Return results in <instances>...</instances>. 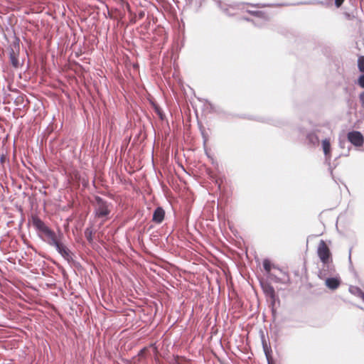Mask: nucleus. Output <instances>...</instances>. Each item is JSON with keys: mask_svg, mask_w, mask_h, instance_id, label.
<instances>
[{"mask_svg": "<svg viewBox=\"0 0 364 364\" xmlns=\"http://www.w3.org/2000/svg\"><path fill=\"white\" fill-rule=\"evenodd\" d=\"M321 147L325 156V160L328 163L330 162L331 159V144L328 138H326L321 141Z\"/></svg>", "mask_w": 364, "mask_h": 364, "instance_id": "5", "label": "nucleus"}, {"mask_svg": "<svg viewBox=\"0 0 364 364\" xmlns=\"http://www.w3.org/2000/svg\"><path fill=\"white\" fill-rule=\"evenodd\" d=\"M274 289H273L272 287H270V288H269V294H270L272 296H273V295H274Z\"/></svg>", "mask_w": 364, "mask_h": 364, "instance_id": "17", "label": "nucleus"}, {"mask_svg": "<svg viewBox=\"0 0 364 364\" xmlns=\"http://www.w3.org/2000/svg\"><path fill=\"white\" fill-rule=\"evenodd\" d=\"M317 252L321 261L324 264V266L326 265L328 269L330 268L331 252L323 240L320 241Z\"/></svg>", "mask_w": 364, "mask_h": 364, "instance_id": "2", "label": "nucleus"}, {"mask_svg": "<svg viewBox=\"0 0 364 364\" xmlns=\"http://www.w3.org/2000/svg\"><path fill=\"white\" fill-rule=\"evenodd\" d=\"M334 272H335L334 267L331 264H330V268H328V269L326 267V265L324 266V264H323V267L320 269L318 276L321 279L323 280L326 278H327L328 277L333 275Z\"/></svg>", "mask_w": 364, "mask_h": 364, "instance_id": "7", "label": "nucleus"}, {"mask_svg": "<svg viewBox=\"0 0 364 364\" xmlns=\"http://www.w3.org/2000/svg\"><path fill=\"white\" fill-rule=\"evenodd\" d=\"M359 100L361 104V107L364 108V91L360 93L359 95Z\"/></svg>", "mask_w": 364, "mask_h": 364, "instance_id": "14", "label": "nucleus"}, {"mask_svg": "<svg viewBox=\"0 0 364 364\" xmlns=\"http://www.w3.org/2000/svg\"><path fill=\"white\" fill-rule=\"evenodd\" d=\"M0 160H1V163H4V161H5V158H4V156H1V159H0Z\"/></svg>", "mask_w": 364, "mask_h": 364, "instance_id": "20", "label": "nucleus"}, {"mask_svg": "<svg viewBox=\"0 0 364 364\" xmlns=\"http://www.w3.org/2000/svg\"><path fill=\"white\" fill-rule=\"evenodd\" d=\"M325 281V285L331 290L336 289L341 284V279L338 276L332 277L330 276L323 279Z\"/></svg>", "mask_w": 364, "mask_h": 364, "instance_id": "6", "label": "nucleus"}, {"mask_svg": "<svg viewBox=\"0 0 364 364\" xmlns=\"http://www.w3.org/2000/svg\"><path fill=\"white\" fill-rule=\"evenodd\" d=\"M9 59H10L11 64L12 65L13 67H14V68L18 67L19 62H18V56L12 48H10V50H9Z\"/></svg>", "mask_w": 364, "mask_h": 364, "instance_id": "9", "label": "nucleus"}, {"mask_svg": "<svg viewBox=\"0 0 364 364\" xmlns=\"http://www.w3.org/2000/svg\"><path fill=\"white\" fill-rule=\"evenodd\" d=\"M308 139L312 144H317L318 143V138L314 134H309L308 135Z\"/></svg>", "mask_w": 364, "mask_h": 364, "instance_id": "10", "label": "nucleus"}, {"mask_svg": "<svg viewBox=\"0 0 364 364\" xmlns=\"http://www.w3.org/2000/svg\"><path fill=\"white\" fill-rule=\"evenodd\" d=\"M358 67L360 72L364 73V56H360L358 58Z\"/></svg>", "mask_w": 364, "mask_h": 364, "instance_id": "11", "label": "nucleus"}, {"mask_svg": "<svg viewBox=\"0 0 364 364\" xmlns=\"http://www.w3.org/2000/svg\"><path fill=\"white\" fill-rule=\"evenodd\" d=\"M358 84L362 88H364V75H361L358 79Z\"/></svg>", "mask_w": 364, "mask_h": 364, "instance_id": "13", "label": "nucleus"}, {"mask_svg": "<svg viewBox=\"0 0 364 364\" xmlns=\"http://www.w3.org/2000/svg\"><path fill=\"white\" fill-rule=\"evenodd\" d=\"M271 266H272L271 262L268 259H264L263 261V267L267 272L269 273L270 272Z\"/></svg>", "mask_w": 364, "mask_h": 364, "instance_id": "12", "label": "nucleus"}, {"mask_svg": "<svg viewBox=\"0 0 364 364\" xmlns=\"http://www.w3.org/2000/svg\"><path fill=\"white\" fill-rule=\"evenodd\" d=\"M65 95L68 97V92H65Z\"/></svg>", "mask_w": 364, "mask_h": 364, "instance_id": "21", "label": "nucleus"}, {"mask_svg": "<svg viewBox=\"0 0 364 364\" xmlns=\"http://www.w3.org/2000/svg\"><path fill=\"white\" fill-rule=\"evenodd\" d=\"M32 223L38 232L40 237L50 246L55 247L56 250L68 261V249L61 242L55 233L37 216L32 218Z\"/></svg>", "mask_w": 364, "mask_h": 364, "instance_id": "1", "label": "nucleus"}, {"mask_svg": "<svg viewBox=\"0 0 364 364\" xmlns=\"http://www.w3.org/2000/svg\"><path fill=\"white\" fill-rule=\"evenodd\" d=\"M360 298L362 299V300L364 301V293L363 292H360Z\"/></svg>", "mask_w": 364, "mask_h": 364, "instance_id": "18", "label": "nucleus"}, {"mask_svg": "<svg viewBox=\"0 0 364 364\" xmlns=\"http://www.w3.org/2000/svg\"><path fill=\"white\" fill-rule=\"evenodd\" d=\"M360 298L362 299V300L364 301V293L363 292H360Z\"/></svg>", "mask_w": 364, "mask_h": 364, "instance_id": "19", "label": "nucleus"}, {"mask_svg": "<svg viewBox=\"0 0 364 364\" xmlns=\"http://www.w3.org/2000/svg\"><path fill=\"white\" fill-rule=\"evenodd\" d=\"M347 136L348 141L355 146H360L364 142L363 136L360 132H350Z\"/></svg>", "mask_w": 364, "mask_h": 364, "instance_id": "4", "label": "nucleus"}, {"mask_svg": "<svg viewBox=\"0 0 364 364\" xmlns=\"http://www.w3.org/2000/svg\"><path fill=\"white\" fill-rule=\"evenodd\" d=\"M165 212L161 207L157 208L153 214V221L156 223H161L164 218Z\"/></svg>", "mask_w": 364, "mask_h": 364, "instance_id": "8", "label": "nucleus"}, {"mask_svg": "<svg viewBox=\"0 0 364 364\" xmlns=\"http://www.w3.org/2000/svg\"><path fill=\"white\" fill-rule=\"evenodd\" d=\"M65 228L67 229L68 226V218L65 220V224H64Z\"/></svg>", "mask_w": 364, "mask_h": 364, "instance_id": "16", "label": "nucleus"}, {"mask_svg": "<svg viewBox=\"0 0 364 364\" xmlns=\"http://www.w3.org/2000/svg\"><path fill=\"white\" fill-rule=\"evenodd\" d=\"M343 1L344 0H335V4L336 7H340Z\"/></svg>", "mask_w": 364, "mask_h": 364, "instance_id": "15", "label": "nucleus"}, {"mask_svg": "<svg viewBox=\"0 0 364 364\" xmlns=\"http://www.w3.org/2000/svg\"><path fill=\"white\" fill-rule=\"evenodd\" d=\"M96 200V215L100 218L106 217L109 213L107 203L100 198H97Z\"/></svg>", "mask_w": 364, "mask_h": 364, "instance_id": "3", "label": "nucleus"}]
</instances>
